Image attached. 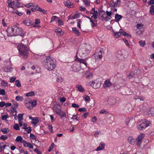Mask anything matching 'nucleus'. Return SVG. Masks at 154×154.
Returning <instances> with one entry per match:
<instances>
[{
  "instance_id": "55",
  "label": "nucleus",
  "mask_w": 154,
  "mask_h": 154,
  "mask_svg": "<svg viewBox=\"0 0 154 154\" xmlns=\"http://www.w3.org/2000/svg\"><path fill=\"white\" fill-rule=\"evenodd\" d=\"M77 26L78 28H81V24L80 23L81 22V21L79 19H78L77 20Z\"/></svg>"
},
{
  "instance_id": "9",
  "label": "nucleus",
  "mask_w": 154,
  "mask_h": 154,
  "mask_svg": "<svg viewBox=\"0 0 154 154\" xmlns=\"http://www.w3.org/2000/svg\"><path fill=\"white\" fill-rule=\"evenodd\" d=\"M143 25L141 24L138 23L137 25V28L139 29V30L138 31L137 33H138L139 34H141L143 31L141 30L143 28Z\"/></svg>"
},
{
  "instance_id": "3",
  "label": "nucleus",
  "mask_w": 154,
  "mask_h": 154,
  "mask_svg": "<svg viewBox=\"0 0 154 154\" xmlns=\"http://www.w3.org/2000/svg\"><path fill=\"white\" fill-rule=\"evenodd\" d=\"M17 47L20 55L25 59L26 58L29 54L28 48L23 45H18Z\"/></svg>"
},
{
  "instance_id": "13",
  "label": "nucleus",
  "mask_w": 154,
  "mask_h": 154,
  "mask_svg": "<svg viewBox=\"0 0 154 154\" xmlns=\"http://www.w3.org/2000/svg\"><path fill=\"white\" fill-rule=\"evenodd\" d=\"M75 60L80 63H82L85 65L86 66H87V63L86 62L85 60L79 58L78 57H75Z\"/></svg>"
},
{
  "instance_id": "15",
  "label": "nucleus",
  "mask_w": 154,
  "mask_h": 154,
  "mask_svg": "<svg viewBox=\"0 0 154 154\" xmlns=\"http://www.w3.org/2000/svg\"><path fill=\"white\" fill-rule=\"evenodd\" d=\"M17 111L14 108H11L10 114L11 116H15V119L17 117Z\"/></svg>"
},
{
  "instance_id": "57",
  "label": "nucleus",
  "mask_w": 154,
  "mask_h": 154,
  "mask_svg": "<svg viewBox=\"0 0 154 154\" xmlns=\"http://www.w3.org/2000/svg\"><path fill=\"white\" fill-rule=\"evenodd\" d=\"M30 137L31 138H32L33 139H35L37 138L32 133H30Z\"/></svg>"
},
{
  "instance_id": "42",
  "label": "nucleus",
  "mask_w": 154,
  "mask_h": 154,
  "mask_svg": "<svg viewBox=\"0 0 154 154\" xmlns=\"http://www.w3.org/2000/svg\"><path fill=\"white\" fill-rule=\"evenodd\" d=\"M16 100L17 101H21L23 100V98L22 96H17L16 97Z\"/></svg>"
},
{
  "instance_id": "40",
  "label": "nucleus",
  "mask_w": 154,
  "mask_h": 154,
  "mask_svg": "<svg viewBox=\"0 0 154 154\" xmlns=\"http://www.w3.org/2000/svg\"><path fill=\"white\" fill-rule=\"evenodd\" d=\"M35 95V93L33 91H32L26 94V97L32 96Z\"/></svg>"
},
{
  "instance_id": "6",
  "label": "nucleus",
  "mask_w": 154,
  "mask_h": 154,
  "mask_svg": "<svg viewBox=\"0 0 154 154\" xmlns=\"http://www.w3.org/2000/svg\"><path fill=\"white\" fill-rule=\"evenodd\" d=\"M103 52V50H100L99 51V52L95 53L94 54L93 56L95 57L96 60L99 59H100L102 58V53Z\"/></svg>"
},
{
  "instance_id": "38",
  "label": "nucleus",
  "mask_w": 154,
  "mask_h": 154,
  "mask_svg": "<svg viewBox=\"0 0 154 154\" xmlns=\"http://www.w3.org/2000/svg\"><path fill=\"white\" fill-rule=\"evenodd\" d=\"M28 40L27 39L23 40L21 41V43L20 44L18 45H23V46H25L27 45V44Z\"/></svg>"
},
{
  "instance_id": "52",
  "label": "nucleus",
  "mask_w": 154,
  "mask_h": 154,
  "mask_svg": "<svg viewBox=\"0 0 154 154\" xmlns=\"http://www.w3.org/2000/svg\"><path fill=\"white\" fill-rule=\"evenodd\" d=\"M79 112H85L87 110V109L85 108H79L78 109Z\"/></svg>"
},
{
  "instance_id": "62",
  "label": "nucleus",
  "mask_w": 154,
  "mask_h": 154,
  "mask_svg": "<svg viewBox=\"0 0 154 154\" xmlns=\"http://www.w3.org/2000/svg\"><path fill=\"white\" fill-rule=\"evenodd\" d=\"M100 114H103V113H105L106 114H107L108 113V112L104 110H101L100 111Z\"/></svg>"
},
{
  "instance_id": "23",
  "label": "nucleus",
  "mask_w": 154,
  "mask_h": 154,
  "mask_svg": "<svg viewBox=\"0 0 154 154\" xmlns=\"http://www.w3.org/2000/svg\"><path fill=\"white\" fill-rule=\"evenodd\" d=\"M145 135L144 134L141 133L139 135L137 138L136 140L138 141H141L142 139L144 137Z\"/></svg>"
},
{
  "instance_id": "7",
  "label": "nucleus",
  "mask_w": 154,
  "mask_h": 154,
  "mask_svg": "<svg viewBox=\"0 0 154 154\" xmlns=\"http://www.w3.org/2000/svg\"><path fill=\"white\" fill-rule=\"evenodd\" d=\"M53 110L58 115H60V113L62 111L61 109L60 106L59 105L54 106Z\"/></svg>"
},
{
  "instance_id": "37",
  "label": "nucleus",
  "mask_w": 154,
  "mask_h": 154,
  "mask_svg": "<svg viewBox=\"0 0 154 154\" xmlns=\"http://www.w3.org/2000/svg\"><path fill=\"white\" fill-rule=\"evenodd\" d=\"M25 106L27 108L29 109L32 108V106L31 104V101H29L27 103H26Z\"/></svg>"
},
{
  "instance_id": "34",
  "label": "nucleus",
  "mask_w": 154,
  "mask_h": 154,
  "mask_svg": "<svg viewBox=\"0 0 154 154\" xmlns=\"http://www.w3.org/2000/svg\"><path fill=\"white\" fill-rule=\"evenodd\" d=\"M120 30H121V32H122V34L124 36H126L128 37H131V35L130 34L127 33L123 31L122 29H120Z\"/></svg>"
},
{
  "instance_id": "49",
  "label": "nucleus",
  "mask_w": 154,
  "mask_h": 154,
  "mask_svg": "<svg viewBox=\"0 0 154 154\" xmlns=\"http://www.w3.org/2000/svg\"><path fill=\"white\" fill-rule=\"evenodd\" d=\"M48 129L52 133L53 132V127H52L51 125H48Z\"/></svg>"
},
{
  "instance_id": "5",
  "label": "nucleus",
  "mask_w": 154,
  "mask_h": 154,
  "mask_svg": "<svg viewBox=\"0 0 154 154\" xmlns=\"http://www.w3.org/2000/svg\"><path fill=\"white\" fill-rule=\"evenodd\" d=\"M98 14L97 11L95 10V8H93L91 9L90 12V14L92 15L91 17H93L94 18L95 20H94V22H97V20H96V19L97 18Z\"/></svg>"
},
{
  "instance_id": "50",
  "label": "nucleus",
  "mask_w": 154,
  "mask_h": 154,
  "mask_svg": "<svg viewBox=\"0 0 154 154\" xmlns=\"http://www.w3.org/2000/svg\"><path fill=\"white\" fill-rule=\"evenodd\" d=\"M14 128L16 130H19L20 128L17 124H15L13 126Z\"/></svg>"
},
{
  "instance_id": "21",
  "label": "nucleus",
  "mask_w": 154,
  "mask_h": 154,
  "mask_svg": "<svg viewBox=\"0 0 154 154\" xmlns=\"http://www.w3.org/2000/svg\"><path fill=\"white\" fill-rule=\"evenodd\" d=\"M78 52L80 54H88L87 53L86 50L84 49V48H79V49Z\"/></svg>"
},
{
  "instance_id": "61",
  "label": "nucleus",
  "mask_w": 154,
  "mask_h": 154,
  "mask_svg": "<svg viewBox=\"0 0 154 154\" xmlns=\"http://www.w3.org/2000/svg\"><path fill=\"white\" fill-rule=\"evenodd\" d=\"M55 32H58L59 33H60V35H61V34L62 33L61 29L60 28L58 29H56L55 30Z\"/></svg>"
},
{
  "instance_id": "60",
  "label": "nucleus",
  "mask_w": 154,
  "mask_h": 154,
  "mask_svg": "<svg viewBox=\"0 0 154 154\" xmlns=\"http://www.w3.org/2000/svg\"><path fill=\"white\" fill-rule=\"evenodd\" d=\"M72 107L75 108H78L79 107V106L75 103H73L72 105Z\"/></svg>"
},
{
  "instance_id": "17",
  "label": "nucleus",
  "mask_w": 154,
  "mask_h": 154,
  "mask_svg": "<svg viewBox=\"0 0 154 154\" xmlns=\"http://www.w3.org/2000/svg\"><path fill=\"white\" fill-rule=\"evenodd\" d=\"M35 8V9L36 10H37L38 11H39L40 12H42V13L44 14H46V11L42 9L41 8L38 7V5H36L34 7Z\"/></svg>"
},
{
  "instance_id": "27",
  "label": "nucleus",
  "mask_w": 154,
  "mask_h": 154,
  "mask_svg": "<svg viewBox=\"0 0 154 154\" xmlns=\"http://www.w3.org/2000/svg\"><path fill=\"white\" fill-rule=\"evenodd\" d=\"M72 30L73 32L75 34L79 36L80 35V32L78 29L76 27H73L72 28Z\"/></svg>"
},
{
  "instance_id": "39",
  "label": "nucleus",
  "mask_w": 154,
  "mask_h": 154,
  "mask_svg": "<svg viewBox=\"0 0 154 154\" xmlns=\"http://www.w3.org/2000/svg\"><path fill=\"white\" fill-rule=\"evenodd\" d=\"M122 52L120 51H118L117 54V57L119 59H122Z\"/></svg>"
},
{
  "instance_id": "8",
  "label": "nucleus",
  "mask_w": 154,
  "mask_h": 154,
  "mask_svg": "<svg viewBox=\"0 0 154 154\" xmlns=\"http://www.w3.org/2000/svg\"><path fill=\"white\" fill-rule=\"evenodd\" d=\"M63 3L67 7L69 8H72L74 7V4L69 0L64 2Z\"/></svg>"
},
{
  "instance_id": "18",
  "label": "nucleus",
  "mask_w": 154,
  "mask_h": 154,
  "mask_svg": "<svg viewBox=\"0 0 154 154\" xmlns=\"http://www.w3.org/2000/svg\"><path fill=\"white\" fill-rule=\"evenodd\" d=\"M105 146V143L103 142L101 143L99 146L96 149L97 151H99L103 149Z\"/></svg>"
},
{
  "instance_id": "58",
  "label": "nucleus",
  "mask_w": 154,
  "mask_h": 154,
  "mask_svg": "<svg viewBox=\"0 0 154 154\" xmlns=\"http://www.w3.org/2000/svg\"><path fill=\"white\" fill-rule=\"evenodd\" d=\"M14 2V1H12L11 0H8V5L11 7V5H12Z\"/></svg>"
},
{
  "instance_id": "53",
  "label": "nucleus",
  "mask_w": 154,
  "mask_h": 154,
  "mask_svg": "<svg viewBox=\"0 0 154 154\" xmlns=\"http://www.w3.org/2000/svg\"><path fill=\"white\" fill-rule=\"evenodd\" d=\"M1 83L2 85L4 86H6L7 85V83L3 80L1 81Z\"/></svg>"
},
{
  "instance_id": "22",
  "label": "nucleus",
  "mask_w": 154,
  "mask_h": 154,
  "mask_svg": "<svg viewBox=\"0 0 154 154\" xmlns=\"http://www.w3.org/2000/svg\"><path fill=\"white\" fill-rule=\"evenodd\" d=\"M23 23L25 24L26 25L28 26H30L32 25V21L29 20H24L23 21Z\"/></svg>"
},
{
  "instance_id": "54",
  "label": "nucleus",
  "mask_w": 154,
  "mask_h": 154,
  "mask_svg": "<svg viewBox=\"0 0 154 154\" xmlns=\"http://www.w3.org/2000/svg\"><path fill=\"white\" fill-rule=\"evenodd\" d=\"M84 98L85 100L87 102H89L90 100V98L88 96L85 95Z\"/></svg>"
},
{
  "instance_id": "2",
  "label": "nucleus",
  "mask_w": 154,
  "mask_h": 154,
  "mask_svg": "<svg viewBox=\"0 0 154 154\" xmlns=\"http://www.w3.org/2000/svg\"><path fill=\"white\" fill-rule=\"evenodd\" d=\"M22 29L16 26H13L11 27H9L7 29V32L8 36H12L20 35L21 36L24 35L22 33Z\"/></svg>"
},
{
  "instance_id": "30",
  "label": "nucleus",
  "mask_w": 154,
  "mask_h": 154,
  "mask_svg": "<svg viewBox=\"0 0 154 154\" xmlns=\"http://www.w3.org/2000/svg\"><path fill=\"white\" fill-rule=\"evenodd\" d=\"M12 102L13 103V106L11 108H14L15 109H16L18 107V104L14 100H12Z\"/></svg>"
},
{
  "instance_id": "46",
  "label": "nucleus",
  "mask_w": 154,
  "mask_h": 154,
  "mask_svg": "<svg viewBox=\"0 0 154 154\" xmlns=\"http://www.w3.org/2000/svg\"><path fill=\"white\" fill-rule=\"evenodd\" d=\"M15 85L18 87H21L20 82L18 80H16L15 82Z\"/></svg>"
},
{
  "instance_id": "56",
  "label": "nucleus",
  "mask_w": 154,
  "mask_h": 154,
  "mask_svg": "<svg viewBox=\"0 0 154 154\" xmlns=\"http://www.w3.org/2000/svg\"><path fill=\"white\" fill-rule=\"evenodd\" d=\"M63 81L62 78L60 77L57 78V81L58 82L61 83Z\"/></svg>"
},
{
  "instance_id": "12",
  "label": "nucleus",
  "mask_w": 154,
  "mask_h": 154,
  "mask_svg": "<svg viewBox=\"0 0 154 154\" xmlns=\"http://www.w3.org/2000/svg\"><path fill=\"white\" fill-rule=\"evenodd\" d=\"M128 141L131 145H133L135 144L136 139L132 137H129L128 138Z\"/></svg>"
},
{
  "instance_id": "10",
  "label": "nucleus",
  "mask_w": 154,
  "mask_h": 154,
  "mask_svg": "<svg viewBox=\"0 0 154 154\" xmlns=\"http://www.w3.org/2000/svg\"><path fill=\"white\" fill-rule=\"evenodd\" d=\"M27 125L26 123H24L23 124V127L22 128L25 130V131L27 132V133H30L31 131V129L30 127H29L28 128L27 127Z\"/></svg>"
},
{
  "instance_id": "36",
  "label": "nucleus",
  "mask_w": 154,
  "mask_h": 154,
  "mask_svg": "<svg viewBox=\"0 0 154 154\" xmlns=\"http://www.w3.org/2000/svg\"><path fill=\"white\" fill-rule=\"evenodd\" d=\"M15 140L16 141L18 142H20V143H22L23 141V138L21 137L20 136H18L16 138Z\"/></svg>"
},
{
  "instance_id": "14",
  "label": "nucleus",
  "mask_w": 154,
  "mask_h": 154,
  "mask_svg": "<svg viewBox=\"0 0 154 154\" xmlns=\"http://www.w3.org/2000/svg\"><path fill=\"white\" fill-rule=\"evenodd\" d=\"M107 102L109 105H112L115 103L116 102V99L114 98H110L107 100Z\"/></svg>"
},
{
  "instance_id": "29",
  "label": "nucleus",
  "mask_w": 154,
  "mask_h": 154,
  "mask_svg": "<svg viewBox=\"0 0 154 154\" xmlns=\"http://www.w3.org/2000/svg\"><path fill=\"white\" fill-rule=\"evenodd\" d=\"M32 121V124L35 125L38 124L39 122L38 119L37 117L33 118Z\"/></svg>"
},
{
  "instance_id": "45",
  "label": "nucleus",
  "mask_w": 154,
  "mask_h": 154,
  "mask_svg": "<svg viewBox=\"0 0 154 154\" xmlns=\"http://www.w3.org/2000/svg\"><path fill=\"white\" fill-rule=\"evenodd\" d=\"M106 13L107 16L111 18V16H112L113 14V13L111 11H106Z\"/></svg>"
},
{
  "instance_id": "63",
  "label": "nucleus",
  "mask_w": 154,
  "mask_h": 154,
  "mask_svg": "<svg viewBox=\"0 0 154 154\" xmlns=\"http://www.w3.org/2000/svg\"><path fill=\"white\" fill-rule=\"evenodd\" d=\"M58 18V17H57L56 16H53L51 17V22L54 21L56 18Z\"/></svg>"
},
{
  "instance_id": "47",
  "label": "nucleus",
  "mask_w": 154,
  "mask_h": 154,
  "mask_svg": "<svg viewBox=\"0 0 154 154\" xmlns=\"http://www.w3.org/2000/svg\"><path fill=\"white\" fill-rule=\"evenodd\" d=\"M95 82L94 81H92L91 82V85L92 86L93 88L95 89H97L99 87V85L98 86H96L95 85Z\"/></svg>"
},
{
  "instance_id": "24",
  "label": "nucleus",
  "mask_w": 154,
  "mask_h": 154,
  "mask_svg": "<svg viewBox=\"0 0 154 154\" xmlns=\"http://www.w3.org/2000/svg\"><path fill=\"white\" fill-rule=\"evenodd\" d=\"M58 115L60 116V118L62 120H64V119H63V118H66V112L63 111L60 113V115Z\"/></svg>"
},
{
  "instance_id": "33",
  "label": "nucleus",
  "mask_w": 154,
  "mask_h": 154,
  "mask_svg": "<svg viewBox=\"0 0 154 154\" xmlns=\"http://www.w3.org/2000/svg\"><path fill=\"white\" fill-rule=\"evenodd\" d=\"M18 2H15L14 1L12 5H11V7L13 8H18Z\"/></svg>"
},
{
  "instance_id": "28",
  "label": "nucleus",
  "mask_w": 154,
  "mask_h": 154,
  "mask_svg": "<svg viewBox=\"0 0 154 154\" xmlns=\"http://www.w3.org/2000/svg\"><path fill=\"white\" fill-rule=\"evenodd\" d=\"M149 115H151L152 116H154V108H151L148 112Z\"/></svg>"
},
{
  "instance_id": "32",
  "label": "nucleus",
  "mask_w": 154,
  "mask_h": 154,
  "mask_svg": "<svg viewBox=\"0 0 154 154\" xmlns=\"http://www.w3.org/2000/svg\"><path fill=\"white\" fill-rule=\"evenodd\" d=\"M76 86L78 90L80 92H82L84 91V89L82 87L81 85H77Z\"/></svg>"
},
{
  "instance_id": "41",
  "label": "nucleus",
  "mask_w": 154,
  "mask_h": 154,
  "mask_svg": "<svg viewBox=\"0 0 154 154\" xmlns=\"http://www.w3.org/2000/svg\"><path fill=\"white\" fill-rule=\"evenodd\" d=\"M24 114H20L17 116V118L18 121H22L23 119V116Z\"/></svg>"
},
{
  "instance_id": "4",
  "label": "nucleus",
  "mask_w": 154,
  "mask_h": 154,
  "mask_svg": "<svg viewBox=\"0 0 154 154\" xmlns=\"http://www.w3.org/2000/svg\"><path fill=\"white\" fill-rule=\"evenodd\" d=\"M149 121L144 120L141 122H138L137 125V128L140 130H142L145 129L149 125Z\"/></svg>"
},
{
  "instance_id": "20",
  "label": "nucleus",
  "mask_w": 154,
  "mask_h": 154,
  "mask_svg": "<svg viewBox=\"0 0 154 154\" xmlns=\"http://www.w3.org/2000/svg\"><path fill=\"white\" fill-rule=\"evenodd\" d=\"M83 48L84 49L86 50L87 53L88 54L90 52L91 50V46L89 45H86Z\"/></svg>"
},
{
  "instance_id": "1",
  "label": "nucleus",
  "mask_w": 154,
  "mask_h": 154,
  "mask_svg": "<svg viewBox=\"0 0 154 154\" xmlns=\"http://www.w3.org/2000/svg\"><path fill=\"white\" fill-rule=\"evenodd\" d=\"M42 62L45 68L48 70L51 71L56 67V61L53 58L50 56L45 57Z\"/></svg>"
},
{
  "instance_id": "31",
  "label": "nucleus",
  "mask_w": 154,
  "mask_h": 154,
  "mask_svg": "<svg viewBox=\"0 0 154 154\" xmlns=\"http://www.w3.org/2000/svg\"><path fill=\"white\" fill-rule=\"evenodd\" d=\"M2 131L4 134H7L8 133L10 130L8 128H4L1 129Z\"/></svg>"
},
{
  "instance_id": "16",
  "label": "nucleus",
  "mask_w": 154,
  "mask_h": 154,
  "mask_svg": "<svg viewBox=\"0 0 154 154\" xmlns=\"http://www.w3.org/2000/svg\"><path fill=\"white\" fill-rule=\"evenodd\" d=\"M140 75V74L139 73L137 74H136L134 72H131L129 74V75H128L129 79H130L133 77H136V75L137 76H138Z\"/></svg>"
},
{
  "instance_id": "35",
  "label": "nucleus",
  "mask_w": 154,
  "mask_h": 154,
  "mask_svg": "<svg viewBox=\"0 0 154 154\" xmlns=\"http://www.w3.org/2000/svg\"><path fill=\"white\" fill-rule=\"evenodd\" d=\"M150 13L151 15H153L154 14V6L152 5L150 8L149 10Z\"/></svg>"
},
{
  "instance_id": "11",
  "label": "nucleus",
  "mask_w": 154,
  "mask_h": 154,
  "mask_svg": "<svg viewBox=\"0 0 154 154\" xmlns=\"http://www.w3.org/2000/svg\"><path fill=\"white\" fill-rule=\"evenodd\" d=\"M112 85V83L110 82L109 79L106 80L104 82L103 85V87L104 88L106 87H109Z\"/></svg>"
},
{
  "instance_id": "51",
  "label": "nucleus",
  "mask_w": 154,
  "mask_h": 154,
  "mask_svg": "<svg viewBox=\"0 0 154 154\" xmlns=\"http://www.w3.org/2000/svg\"><path fill=\"white\" fill-rule=\"evenodd\" d=\"M122 40L127 46L128 47L129 46V44L128 41L125 38H123L122 39Z\"/></svg>"
},
{
  "instance_id": "44",
  "label": "nucleus",
  "mask_w": 154,
  "mask_h": 154,
  "mask_svg": "<svg viewBox=\"0 0 154 154\" xmlns=\"http://www.w3.org/2000/svg\"><path fill=\"white\" fill-rule=\"evenodd\" d=\"M85 5L86 6H89L90 2L88 0H83Z\"/></svg>"
},
{
  "instance_id": "26",
  "label": "nucleus",
  "mask_w": 154,
  "mask_h": 154,
  "mask_svg": "<svg viewBox=\"0 0 154 154\" xmlns=\"http://www.w3.org/2000/svg\"><path fill=\"white\" fill-rule=\"evenodd\" d=\"M121 31L119 32H116L113 30L112 32L116 38H118L121 35Z\"/></svg>"
},
{
  "instance_id": "43",
  "label": "nucleus",
  "mask_w": 154,
  "mask_h": 154,
  "mask_svg": "<svg viewBox=\"0 0 154 154\" xmlns=\"http://www.w3.org/2000/svg\"><path fill=\"white\" fill-rule=\"evenodd\" d=\"M139 45L142 47H143L145 45V42L144 41L141 40L139 42Z\"/></svg>"
},
{
  "instance_id": "48",
  "label": "nucleus",
  "mask_w": 154,
  "mask_h": 154,
  "mask_svg": "<svg viewBox=\"0 0 154 154\" xmlns=\"http://www.w3.org/2000/svg\"><path fill=\"white\" fill-rule=\"evenodd\" d=\"M8 138V137L5 135H2L1 137V139L2 140H5Z\"/></svg>"
},
{
  "instance_id": "19",
  "label": "nucleus",
  "mask_w": 154,
  "mask_h": 154,
  "mask_svg": "<svg viewBox=\"0 0 154 154\" xmlns=\"http://www.w3.org/2000/svg\"><path fill=\"white\" fill-rule=\"evenodd\" d=\"M122 18V16L118 14L115 15V20L116 22H118Z\"/></svg>"
},
{
  "instance_id": "64",
  "label": "nucleus",
  "mask_w": 154,
  "mask_h": 154,
  "mask_svg": "<svg viewBox=\"0 0 154 154\" xmlns=\"http://www.w3.org/2000/svg\"><path fill=\"white\" fill-rule=\"evenodd\" d=\"M26 146L30 148L33 149V146L30 143H28V144L26 145Z\"/></svg>"
},
{
  "instance_id": "59",
  "label": "nucleus",
  "mask_w": 154,
  "mask_h": 154,
  "mask_svg": "<svg viewBox=\"0 0 154 154\" xmlns=\"http://www.w3.org/2000/svg\"><path fill=\"white\" fill-rule=\"evenodd\" d=\"M16 77H12L10 78V82L12 83L14 81L16 80Z\"/></svg>"
},
{
  "instance_id": "25",
  "label": "nucleus",
  "mask_w": 154,
  "mask_h": 154,
  "mask_svg": "<svg viewBox=\"0 0 154 154\" xmlns=\"http://www.w3.org/2000/svg\"><path fill=\"white\" fill-rule=\"evenodd\" d=\"M121 1L120 0H117L114 2L113 6V8L117 7L119 6L121 4Z\"/></svg>"
}]
</instances>
